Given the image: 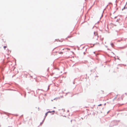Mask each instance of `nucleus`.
I'll use <instances>...</instances> for the list:
<instances>
[{"label":"nucleus","mask_w":127,"mask_h":127,"mask_svg":"<svg viewBox=\"0 0 127 127\" xmlns=\"http://www.w3.org/2000/svg\"><path fill=\"white\" fill-rule=\"evenodd\" d=\"M62 110L64 111V109H63Z\"/></svg>","instance_id":"8"},{"label":"nucleus","mask_w":127,"mask_h":127,"mask_svg":"<svg viewBox=\"0 0 127 127\" xmlns=\"http://www.w3.org/2000/svg\"><path fill=\"white\" fill-rule=\"evenodd\" d=\"M63 52H61L59 53V54H63Z\"/></svg>","instance_id":"7"},{"label":"nucleus","mask_w":127,"mask_h":127,"mask_svg":"<svg viewBox=\"0 0 127 127\" xmlns=\"http://www.w3.org/2000/svg\"><path fill=\"white\" fill-rule=\"evenodd\" d=\"M66 49V50H70V49H69V48H65V49Z\"/></svg>","instance_id":"5"},{"label":"nucleus","mask_w":127,"mask_h":127,"mask_svg":"<svg viewBox=\"0 0 127 127\" xmlns=\"http://www.w3.org/2000/svg\"><path fill=\"white\" fill-rule=\"evenodd\" d=\"M72 36H68L67 37V38H70V37H72Z\"/></svg>","instance_id":"4"},{"label":"nucleus","mask_w":127,"mask_h":127,"mask_svg":"<svg viewBox=\"0 0 127 127\" xmlns=\"http://www.w3.org/2000/svg\"><path fill=\"white\" fill-rule=\"evenodd\" d=\"M94 34L95 35V36H98V34L97 32H94Z\"/></svg>","instance_id":"2"},{"label":"nucleus","mask_w":127,"mask_h":127,"mask_svg":"<svg viewBox=\"0 0 127 127\" xmlns=\"http://www.w3.org/2000/svg\"><path fill=\"white\" fill-rule=\"evenodd\" d=\"M7 47V46H4L3 47V48H4L5 49V48H6V47Z\"/></svg>","instance_id":"6"},{"label":"nucleus","mask_w":127,"mask_h":127,"mask_svg":"<svg viewBox=\"0 0 127 127\" xmlns=\"http://www.w3.org/2000/svg\"><path fill=\"white\" fill-rule=\"evenodd\" d=\"M116 98H118V100H120L121 99H122V96L120 95H117L116 96Z\"/></svg>","instance_id":"1"},{"label":"nucleus","mask_w":127,"mask_h":127,"mask_svg":"<svg viewBox=\"0 0 127 127\" xmlns=\"http://www.w3.org/2000/svg\"><path fill=\"white\" fill-rule=\"evenodd\" d=\"M52 112H55V111H48V112L45 114V116H46L47 115V114L48 113H51Z\"/></svg>","instance_id":"3"}]
</instances>
